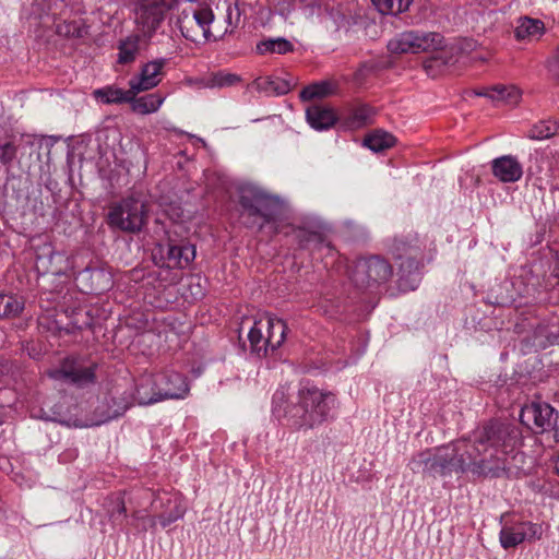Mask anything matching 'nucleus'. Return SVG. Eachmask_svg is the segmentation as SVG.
<instances>
[{"label": "nucleus", "instance_id": "nucleus-1", "mask_svg": "<svg viewBox=\"0 0 559 559\" xmlns=\"http://www.w3.org/2000/svg\"><path fill=\"white\" fill-rule=\"evenodd\" d=\"M335 406V395L317 386L300 388L295 400L281 388L273 395L272 413L296 429H313L332 418Z\"/></svg>", "mask_w": 559, "mask_h": 559}, {"label": "nucleus", "instance_id": "nucleus-2", "mask_svg": "<svg viewBox=\"0 0 559 559\" xmlns=\"http://www.w3.org/2000/svg\"><path fill=\"white\" fill-rule=\"evenodd\" d=\"M240 218L248 228L261 230L276 219L281 211L280 200L265 191L246 186L239 190Z\"/></svg>", "mask_w": 559, "mask_h": 559}, {"label": "nucleus", "instance_id": "nucleus-3", "mask_svg": "<svg viewBox=\"0 0 559 559\" xmlns=\"http://www.w3.org/2000/svg\"><path fill=\"white\" fill-rule=\"evenodd\" d=\"M475 440L486 450L493 465H500V474L506 469L504 461L508 449L513 447L516 439L515 429L498 420H490L475 432Z\"/></svg>", "mask_w": 559, "mask_h": 559}, {"label": "nucleus", "instance_id": "nucleus-4", "mask_svg": "<svg viewBox=\"0 0 559 559\" xmlns=\"http://www.w3.org/2000/svg\"><path fill=\"white\" fill-rule=\"evenodd\" d=\"M426 238L420 237L417 233H408L394 237L392 243L389 246V252L393 259L400 261V271L402 276L400 278V286L407 287L404 274L412 275L420 269L424 261L426 250Z\"/></svg>", "mask_w": 559, "mask_h": 559}, {"label": "nucleus", "instance_id": "nucleus-5", "mask_svg": "<svg viewBox=\"0 0 559 559\" xmlns=\"http://www.w3.org/2000/svg\"><path fill=\"white\" fill-rule=\"evenodd\" d=\"M147 222V210L143 202L127 198L110 206L108 225L126 233H139Z\"/></svg>", "mask_w": 559, "mask_h": 559}, {"label": "nucleus", "instance_id": "nucleus-6", "mask_svg": "<svg viewBox=\"0 0 559 559\" xmlns=\"http://www.w3.org/2000/svg\"><path fill=\"white\" fill-rule=\"evenodd\" d=\"M457 462L461 465V472L471 471L473 474L481 476H500V465H493L486 450H481L478 441L467 440L457 441L454 445Z\"/></svg>", "mask_w": 559, "mask_h": 559}, {"label": "nucleus", "instance_id": "nucleus-7", "mask_svg": "<svg viewBox=\"0 0 559 559\" xmlns=\"http://www.w3.org/2000/svg\"><path fill=\"white\" fill-rule=\"evenodd\" d=\"M212 39L217 40L233 33L240 22L237 0H210L205 5Z\"/></svg>", "mask_w": 559, "mask_h": 559}, {"label": "nucleus", "instance_id": "nucleus-8", "mask_svg": "<svg viewBox=\"0 0 559 559\" xmlns=\"http://www.w3.org/2000/svg\"><path fill=\"white\" fill-rule=\"evenodd\" d=\"M177 0H136L134 22L144 37L151 38L160 27Z\"/></svg>", "mask_w": 559, "mask_h": 559}, {"label": "nucleus", "instance_id": "nucleus-9", "mask_svg": "<svg viewBox=\"0 0 559 559\" xmlns=\"http://www.w3.org/2000/svg\"><path fill=\"white\" fill-rule=\"evenodd\" d=\"M443 45L444 38L440 33L408 31L392 38L388 44V49L397 55L421 53L439 50Z\"/></svg>", "mask_w": 559, "mask_h": 559}, {"label": "nucleus", "instance_id": "nucleus-10", "mask_svg": "<svg viewBox=\"0 0 559 559\" xmlns=\"http://www.w3.org/2000/svg\"><path fill=\"white\" fill-rule=\"evenodd\" d=\"M206 13L201 4H190L180 12L177 24L186 39L201 43L212 38Z\"/></svg>", "mask_w": 559, "mask_h": 559}, {"label": "nucleus", "instance_id": "nucleus-11", "mask_svg": "<svg viewBox=\"0 0 559 559\" xmlns=\"http://www.w3.org/2000/svg\"><path fill=\"white\" fill-rule=\"evenodd\" d=\"M96 365H85L82 359L64 358L59 367L47 370V376L53 380H62L76 386L94 383Z\"/></svg>", "mask_w": 559, "mask_h": 559}, {"label": "nucleus", "instance_id": "nucleus-12", "mask_svg": "<svg viewBox=\"0 0 559 559\" xmlns=\"http://www.w3.org/2000/svg\"><path fill=\"white\" fill-rule=\"evenodd\" d=\"M557 418L558 413L545 402H532L520 412L521 423L535 433L554 429Z\"/></svg>", "mask_w": 559, "mask_h": 559}, {"label": "nucleus", "instance_id": "nucleus-13", "mask_svg": "<svg viewBox=\"0 0 559 559\" xmlns=\"http://www.w3.org/2000/svg\"><path fill=\"white\" fill-rule=\"evenodd\" d=\"M392 265L383 257L371 255L356 262L355 281L362 285L385 283L392 277Z\"/></svg>", "mask_w": 559, "mask_h": 559}, {"label": "nucleus", "instance_id": "nucleus-14", "mask_svg": "<svg viewBox=\"0 0 559 559\" xmlns=\"http://www.w3.org/2000/svg\"><path fill=\"white\" fill-rule=\"evenodd\" d=\"M542 526L532 522H515L504 524L499 534V540L504 549L515 548L524 540L540 539Z\"/></svg>", "mask_w": 559, "mask_h": 559}, {"label": "nucleus", "instance_id": "nucleus-15", "mask_svg": "<svg viewBox=\"0 0 559 559\" xmlns=\"http://www.w3.org/2000/svg\"><path fill=\"white\" fill-rule=\"evenodd\" d=\"M160 400L183 399L189 391L187 379L175 371L153 376Z\"/></svg>", "mask_w": 559, "mask_h": 559}, {"label": "nucleus", "instance_id": "nucleus-16", "mask_svg": "<svg viewBox=\"0 0 559 559\" xmlns=\"http://www.w3.org/2000/svg\"><path fill=\"white\" fill-rule=\"evenodd\" d=\"M165 66L166 59L163 58L143 64L140 75L131 79L129 86L135 91L136 95L141 92L156 87L163 79V69Z\"/></svg>", "mask_w": 559, "mask_h": 559}, {"label": "nucleus", "instance_id": "nucleus-17", "mask_svg": "<svg viewBox=\"0 0 559 559\" xmlns=\"http://www.w3.org/2000/svg\"><path fill=\"white\" fill-rule=\"evenodd\" d=\"M377 110L369 105H358L340 116V126L345 130H358L374 122Z\"/></svg>", "mask_w": 559, "mask_h": 559}, {"label": "nucleus", "instance_id": "nucleus-18", "mask_svg": "<svg viewBox=\"0 0 559 559\" xmlns=\"http://www.w3.org/2000/svg\"><path fill=\"white\" fill-rule=\"evenodd\" d=\"M491 170L501 182H515L523 175L522 165L511 155L495 158L491 162Z\"/></svg>", "mask_w": 559, "mask_h": 559}, {"label": "nucleus", "instance_id": "nucleus-19", "mask_svg": "<svg viewBox=\"0 0 559 559\" xmlns=\"http://www.w3.org/2000/svg\"><path fill=\"white\" fill-rule=\"evenodd\" d=\"M36 262L38 270L52 275H63L70 266L69 258L55 250H49L47 254H38Z\"/></svg>", "mask_w": 559, "mask_h": 559}, {"label": "nucleus", "instance_id": "nucleus-20", "mask_svg": "<svg viewBox=\"0 0 559 559\" xmlns=\"http://www.w3.org/2000/svg\"><path fill=\"white\" fill-rule=\"evenodd\" d=\"M306 117L309 124L316 130H326L337 121L340 122V117L332 108L321 105L308 107Z\"/></svg>", "mask_w": 559, "mask_h": 559}, {"label": "nucleus", "instance_id": "nucleus-21", "mask_svg": "<svg viewBox=\"0 0 559 559\" xmlns=\"http://www.w3.org/2000/svg\"><path fill=\"white\" fill-rule=\"evenodd\" d=\"M266 328L267 323L265 317L262 316L254 320L253 325L248 332L251 353L258 355L259 357L266 356L270 350L269 342H266V337L264 336Z\"/></svg>", "mask_w": 559, "mask_h": 559}, {"label": "nucleus", "instance_id": "nucleus-22", "mask_svg": "<svg viewBox=\"0 0 559 559\" xmlns=\"http://www.w3.org/2000/svg\"><path fill=\"white\" fill-rule=\"evenodd\" d=\"M545 32L544 23L538 19L521 16L514 27V37L519 41L538 39Z\"/></svg>", "mask_w": 559, "mask_h": 559}, {"label": "nucleus", "instance_id": "nucleus-23", "mask_svg": "<svg viewBox=\"0 0 559 559\" xmlns=\"http://www.w3.org/2000/svg\"><path fill=\"white\" fill-rule=\"evenodd\" d=\"M162 507L166 510L158 514L159 523L163 527L170 525L185 515L186 508L182 506L181 498L178 495H165V498H158Z\"/></svg>", "mask_w": 559, "mask_h": 559}, {"label": "nucleus", "instance_id": "nucleus-24", "mask_svg": "<svg viewBox=\"0 0 559 559\" xmlns=\"http://www.w3.org/2000/svg\"><path fill=\"white\" fill-rule=\"evenodd\" d=\"M432 467V474L436 475H449L453 472H461L460 464L457 462V457L453 450L449 452L448 449H438L435 453L433 464L430 465Z\"/></svg>", "mask_w": 559, "mask_h": 559}, {"label": "nucleus", "instance_id": "nucleus-25", "mask_svg": "<svg viewBox=\"0 0 559 559\" xmlns=\"http://www.w3.org/2000/svg\"><path fill=\"white\" fill-rule=\"evenodd\" d=\"M258 92L264 93L266 96L285 95L292 85L288 81L278 76H261L255 79L252 84Z\"/></svg>", "mask_w": 559, "mask_h": 559}, {"label": "nucleus", "instance_id": "nucleus-26", "mask_svg": "<svg viewBox=\"0 0 559 559\" xmlns=\"http://www.w3.org/2000/svg\"><path fill=\"white\" fill-rule=\"evenodd\" d=\"M294 237L300 249L318 251L325 245L329 250H332L331 245L325 243L324 236L319 231L299 227L294 229Z\"/></svg>", "mask_w": 559, "mask_h": 559}, {"label": "nucleus", "instance_id": "nucleus-27", "mask_svg": "<svg viewBox=\"0 0 559 559\" xmlns=\"http://www.w3.org/2000/svg\"><path fill=\"white\" fill-rule=\"evenodd\" d=\"M93 95L104 104H122L130 103L136 96V93L131 86L128 91L116 86H106L95 90Z\"/></svg>", "mask_w": 559, "mask_h": 559}, {"label": "nucleus", "instance_id": "nucleus-28", "mask_svg": "<svg viewBox=\"0 0 559 559\" xmlns=\"http://www.w3.org/2000/svg\"><path fill=\"white\" fill-rule=\"evenodd\" d=\"M166 258L169 266L183 269L195 258V248L192 245H169Z\"/></svg>", "mask_w": 559, "mask_h": 559}, {"label": "nucleus", "instance_id": "nucleus-29", "mask_svg": "<svg viewBox=\"0 0 559 559\" xmlns=\"http://www.w3.org/2000/svg\"><path fill=\"white\" fill-rule=\"evenodd\" d=\"M265 320L267 323L266 332L267 336L266 342H269L270 350L277 349L285 341L287 325L285 321L282 319L273 318L269 314H265Z\"/></svg>", "mask_w": 559, "mask_h": 559}, {"label": "nucleus", "instance_id": "nucleus-30", "mask_svg": "<svg viewBox=\"0 0 559 559\" xmlns=\"http://www.w3.org/2000/svg\"><path fill=\"white\" fill-rule=\"evenodd\" d=\"M135 399L140 405H150L162 401L160 396L157 394L153 376H146L140 379L135 390Z\"/></svg>", "mask_w": 559, "mask_h": 559}, {"label": "nucleus", "instance_id": "nucleus-31", "mask_svg": "<svg viewBox=\"0 0 559 559\" xmlns=\"http://www.w3.org/2000/svg\"><path fill=\"white\" fill-rule=\"evenodd\" d=\"M241 82V78L236 73L218 71L212 73L207 80H198L199 87L205 88H223L237 85Z\"/></svg>", "mask_w": 559, "mask_h": 559}, {"label": "nucleus", "instance_id": "nucleus-32", "mask_svg": "<svg viewBox=\"0 0 559 559\" xmlns=\"http://www.w3.org/2000/svg\"><path fill=\"white\" fill-rule=\"evenodd\" d=\"M164 100L165 97L160 94L152 93L141 97L134 96L130 103L133 111L141 115H147L157 111Z\"/></svg>", "mask_w": 559, "mask_h": 559}, {"label": "nucleus", "instance_id": "nucleus-33", "mask_svg": "<svg viewBox=\"0 0 559 559\" xmlns=\"http://www.w3.org/2000/svg\"><path fill=\"white\" fill-rule=\"evenodd\" d=\"M139 44L140 35H131L121 40L118 46L119 52L117 62L119 64H129L134 62L140 51Z\"/></svg>", "mask_w": 559, "mask_h": 559}, {"label": "nucleus", "instance_id": "nucleus-34", "mask_svg": "<svg viewBox=\"0 0 559 559\" xmlns=\"http://www.w3.org/2000/svg\"><path fill=\"white\" fill-rule=\"evenodd\" d=\"M484 95L492 100L504 102L509 105L518 104L521 98V92L514 85H496L488 90Z\"/></svg>", "mask_w": 559, "mask_h": 559}, {"label": "nucleus", "instance_id": "nucleus-35", "mask_svg": "<svg viewBox=\"0 0 559 559\" xmlns=\"http://www.w3.org/2000/svg\"><path fill=\"white\" fill-rule=\"evenodd\" d=\"M395 141V138L391 133L377 130L364 139V145L371 151L379 153L394 146Z\"/></svg>", "mask_w": 559, "mask_h": 559}, {"label": "nucleus", "instance_id": "nucleus-36", "mask_svg": "<svg viewBox=\"0 0 559 559\" xmlns=\"http://www.w3.org/2000/svg\"><path fill=\"white\" fill-rule=\"evenodd\" d=\"M24 310V300L13 295H0V318H17Z\"/></svg>", "mask_w": 559, "mask_h": 559}, {"label": "nucleus", "instance_id": "nucleus-37", "mask_svg": "<svg viewBox=\"0 0 559 559\" xmlns=\"http://www.w3.org/2000/svg\"><path fill=\"white\" fill-rule=\"evenodd\" d=\"M382 14L399 15L407 11L414 0H370Z\"/></svg>", "mask_w": 559, "mask_h": 559}, {"label": "nucleus", "instance_id": "nucleus-38", "mask_svg": "<svg viewBox=\"0 0 559 559\" xmlns=\"http://www.w3.org/2000/svg\"><path fill=\"white\" fill-rule=\"evenodd\" d=\"M559 133V122L554 120H542L535 123L528 136L534 140H545Z\"/></svg>", "mask_w": 559, "mask_h": 559}, {"label": "nucleus", "instance_id": "nucleus-39", "mask_svg": "<svg viewBox=\"0 0 559 559\" xmlns=\"http://www.w3.org/2000/svg\"><path fill=\"white\" fill-rule=\"evenodd\" d=\"M333 93V85L330 82L322 81L305 87L300 92V98L311 100L313 98H322Z\"/></svg>", "mask_w": 559, "mask_h": 559}, {"label": "nucleus", "instance_id": "nucleus-40", "mask_svg": "<svg viewBox=\"0 0 559 559\" xmlns=\"http://www.w3.org/2000/svg\"><path fill=\"white\" fill-rule=\"evenodd\" d=\"M257 49L260 53H280L284 55L293 50L290 41L284 38L269 39L258 44Z\"/></svg>", "mask_w": 559, "mask_h": 559}, {"label": "nucleus", "instance_id": "nucleus-41", "mask_svg": "<svg viewBox=\"0 0 559 559\" xmlns=\"http://www.w3.org/2000/svg\"><path fill=\"white\" fill-rule=\"evenodd\" d=\"M433 457L435 453H432L430 450L420 452L413 456L409 463L411 467L414 472H417L421 468L423 472L432 474V467L430 465L433 464Z\"/></svg>", "mask_w": 559, "mask_h": 559}, {"label": "nucleus", "instance_id": "nucleus-42", "mask_svg": "<svg viewBox=\"0 0 559 559\" xmlns=\"http://www.w3.org/2000/svg\"><path fill=\"white\" fill-rule=\"evenodd\" d=\"M16 156V146L11 143H4L3 145H0V162L3 165H9L13 162V159Z\"/></svg>", "mask_w": 559, "mask_h": 559}, {"label": "nucleus", "instance_id": "nucleus-43", "mask_svg": "<svg viewBox=\"0 0 559 559\" xmlns=\"http://www.w3.org/2000/svg\"><path fill=\"white\" fill-rule=\"evenodd\" d=\"M115 508L109 511L110 518L116 521L119 516H124L126 507L122 499L117 498L115 502Z\"/></svg>", "mask_w": 559, "mask_h": 559}, {"label": "nucleus", "instance_id": "nucleus-44", "mask_svg": "<svg viewBox=\"0 0 559 559\" xmlns=\"http://www.w3.org/2000/svg\"><path fill=\"white\" fill-rule=\"evenodd\" d=\"M64 28H66L64 34L68 36H73V37L82 36V31L74 23L64 24Z\"/></svg>", "mask_w": 559, "mask_h": 559}, {"label": "nucleus", "instance_id": "nucleus-45", "mask_svg": "<svg viewBox=\"0 0 559 559\" xmlns=\"http://www.w3.org/2000/svg\"><path fill=\"white\" fill-rule=\"evenodd\" d=\"M129 405H124L122 407H120L119 409H115L114 413L111 415H109L108 417L109 418H112V417H118V416H121L127 409H128Z\"/></svg>", "mask_w": 559, "mask_h": 559}, {"label": "nucleus", "instance_id": "nucleus-46", "mask_svg": "<svg viewBox=\"0 0 559 559\" xmlns=\"http://www.w3.org/2000/svg\"><path fill=\"white\" fill-rule=\"evenodd\" d=\"M197 280H198V283H197L198 290L195 293H192V295L194 297H201V296H203V292H202V288H201L200 283H199L200 278H197Z\"/></svg>", "mask_w": 559, "mask_h": 559}, {"label": "nucleus", "instance_id": "nucleus-47", "mask_svg": "<svg viewBox=\"0 0 559 559\" xmlns=\"http://www.w3.org/2000/svg\"><path fill=\"white\" fill-rule=\"evenodd\" d=\"M554 437L556 439V441H559V424H555V427H554Z\"/></svg>", "mask_w": 559, "mask_h": 559}, {"label": "nucleus", "instance_id": "nucleus-48", "mask_svg": "<svg viewBox=\"0 0 559 559\" xmlns=\"http://www.w3.org/2000/svg\"><path fill=\"white\" fill-rule=\"evenodd\" d=\"M133 516H134L135 519H138V520H139V519H144V515H141V512H139V511H138V512H134V513H133Z\"/></svg>", "mask_w": 559, "mask_h": 559}, {"label": "nucleus", "instance_id": "nucleus-49", "mask_svg": "<svg viewBox=\"0 0 559 559\" xmlns=\"http://www.w3.org/2000/svg\"><path fill=\"white\" fill-rule=\"evenodd\" d=\"M150 521H151V524H152V526H153V525L155 524V519H154V518H152V519H150Z\"/></svg>", "mask_w": 559, "mask_h": 559}, {"label": "nucleus", "instance_id": "nucleus-50", "mask_svg": "<svg viewBox=\"0 0 559 559\" xmlns=\"http://www.w3.org/2000/svg\"><path fill=\"white\" fill-rule=\"evenodd\" d=\"M153 507H154V509H155V510L157 509V507H156V500H154V501H153Z\"/></svg>", "mask_w": 559, "mask_h": 559}, {"label": "nucleus", "instance_id": "nucleus-51", "mask_svg": "<svg viewBox=\"0 0 559 559\" xmlns=\"http://www.w3.org/2000/svg\"><path fill=\"white\" fill-rule=\"evenodd\" d=\"M429 67H430V64H429V63H425V68H426V70H428V68H429Z\"/></svg>", "mask_w": 559, "mask_h": 559}]
</instances>
